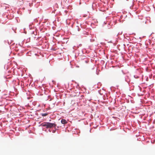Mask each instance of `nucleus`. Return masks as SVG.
I'll return each instance as SVG.
<instances>
[{"instance_id": "1", "label": "nucleus", "mask_w": 155, "mask_h": 155, "mask_svg": "<svg viewBox=\"0 0 155 155\" xmlns=\"http://www.w3.org/2000/svg\"><path fill=\"white\" fill-rule=\"evenodd\" d=\"M41 125L43 127H46V128H51L52 127H56V124L55 123H51L48 122H45L42 123Z\"/></svg>"}, {"instance_id": "2", "label": "nucleus", "mask_w": 155, "mask_h": 155, "mask_svg": "<svg viewBox=\"0 0 155 155\" xmlns=\"http://www.w3.org/2000/svg\"><path fill=\"white\" fill-rule=\"evenodd\" d=\"M61 122L62 124H66L67 123V121L65 119H62L61 120Z\"/></svg>"}, {"instance_id": "3", "label": "nucleus", "mask_w": 155, "mask_h": 155, "mask_svg": "<svg viewBox=\"0 0 155 155\" xmlns=\"http://www.w3.org/2000/svg\"><path fill=\"white\" fill-rule=\"evenodd\" d=\"M48 113H43V114H41V115L43 117H45L47 115H48Z\"/></svg>"}, {"instance_id": "4", "label": "nucleus", "mask_w": 155, "mask_h": 155, "mask_svg": "<svg viewBox=\"0 0 155 155\" xmlns=\"http://www.w3.org/2000/svg\"><path fill=\"white\" fill-rule=\"evenodd\" d=\"M55 130H53V133H55Z\"/></svg>"}]
</instances>
